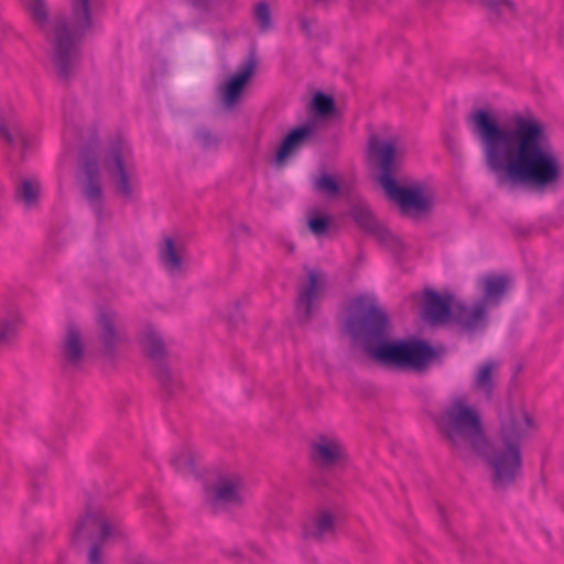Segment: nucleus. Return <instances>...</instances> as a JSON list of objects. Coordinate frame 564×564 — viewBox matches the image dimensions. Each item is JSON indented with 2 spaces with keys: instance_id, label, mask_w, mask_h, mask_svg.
I'll list each match as a JSON object with an SVG mask.
<instances>
[{
  "instance_id": "f257e3e1",
  "label": "nucleus",
  "mask_w": 564,
  "mask_h": 564,
  "mask_svg": "<svg viewBox=\"0 0 564 564\" xmlns=\"http://www.w3.org/2000/svg\"><path fill=\"white\" fill-rule=\"evenodd\" d=\"M467 123L498 186L543 189L561 180V163L545 126L531 112L513 113L507 123L500 124L490 111L476 109L468 115Z\"/></svg>"
},
{
  "instance_id": "f03ea898",
  "label": "nucleus",
  "mask_w": 564,
  "mask_h": 564,
  "mask_svg": "<svg viewBox=\"0 0 564 564\" xmlns=\"http://www.w3.org/2000/svg\"><path fill=\"white\" fill-rule=\"evenodd\" d=\"M435 423L441 435L460 455L474 452L485 458L495 490L510 488L521 475V446L533 426L525 411H509L501 416L499 434L490 443L485 437L479 413L469 405L466 395L453 397Z\"/></svg>"
},
{
  "instance_id": "7ed1b4c3",
  "label": "nucleus",
  "mask_w": 564,
  "mask_h": 564,
  "mask_svg": "<svg viewBox=\"0 0 564 564\" xmlns=\"http://www.w3.org/2000/svg\"><path fill=\"white\" fill-rule=\"evenodd\" d=\"M390 328L387 313L375 303L352 313L346 322L347 332L364 352L387 368L421 372L443 355V349L421 339L389 340Z\"/></svg>"
},
{
  "instance_id": "20e7f679",
  "label": "nucleus",
  "mask_w": 564,
  "mask_h": 564,
  "mask_svg": "<svg viewBox=\"0 0 564 564\" xmlns=\"http://www.w3.org/2000/svg\"><path fill=\"white\" fill-rule=\"evenodd\" d=\"M80 193L98 223L105 217V196L101 183V167L106 171L115 193L126 199L133 200L139 188V174L133 151L127 140L121 137L112 139L105 149H99L94 138L82 150Z\"/></svg>"
},
{
  "instance_id": "39448f33",
  "label": "nucleus",
  "mask_w": 564,
  "mask_h": 564,
  "mask_svg": "<svg viewBox=\"0 0 564 564\" xmlns=\"http://www.w3.org/2000/svg\"><path fill=\"white\" fill-rule=\"evenodd\" d=\"M90 0H70L69 18L48 21L44 0H37V29L45 30L51 46V62L59 79H70L82 58V42L91 29Z\"/></svg>"
},
{
  "instance_id": "423d86ee",
  "label": "nucleus",
  "mask_w": 564,
  "mask_h": 564,
  "mask_svg": "<svg viewBox=\"0 0 564 564\" xmlns=\"http://www.w3.org/2000/svg\"><path fill=\"white\" fill-rule=\"evenodd\" d=\"M370 153L378 159L380 174L378 182L387 197L394 203L400 213L413 220L427 217L434 208L435 195L421 182L401 177L395 180L398 160L404 155L405 149L393 141H380L371 138Z\"/></svg>"
},
{
  "instance_id": "0eeeda50",
  "label": "nucleus",
  "mask_w": 564,
  "mask_h": 564,
  "mask_svg": "<svg viewBox=\"0 0 564 564\" xmlns=\"http://www.w3.org/2000/svg\"><path fill=\"white\" fill-rule=\"evenodd\" d=\"M118 525L102 510L88 507L72 529V543L82 545L88 541L104 542L119 534Z\"/></svg>"
},
{
  "instance_id": "6e6552de",
  "label": "nucleus",
  "mask_w": 564,
  "mask_h": 564,
  "mask_svg": "<svg viewBox=\"0 0 564 564\" xmlns=\"http://www.w3.org/2000/svg\"><path fill=\"white\" fill-rule=\"evenodd\" d=\"M140 345L147 356L154 364L155 377L162 388L172 392L176 386V378L167 365V348L160 332L151 324L144 325L140 330Z\"/></svg>"
},
{
  "instance_id": "1a4fd4ad",
  "label": "nucleus",
  "mask_w": 564,
  "mask_h": 564,
  "mask_svg": "<svg viewBox=\"0 0 564 564\" xmlns=\"http://www.w3.org/2000/svg\"><path fill=\"white\" fill-rule=\"evenodd\" d=\"M204 497L213 512L240 506L246 499L243 480L237 474L220 475L214 484L205 487Z\"/></svg>"
},
{
  "instance_id": "9d476101",
  "label": "nucleus",
  "mask_w": 564,
  "mask_h": 564,
  "mask_svg": "<svg viewBox=\"0 0 564 564\" xmlns=\"http://www.w3.org/2000/svg\"><path fill=\"white\" fill-rule=\"evenodd\" d=\"M100 354L113 359L127 338V318L115 310L100 311L97 319Z\"/></svg>"
},
{
  "instance_id": "9b49d317",
  "label": "nucleus",
  "mask_w": 564,
  "mask_h": 564,
  "mask_svg": "<svg viewBox=\"0 0 564 564\" xmlns=\"http://www.w3.org/2000/svg\"><path fill=\"white\" fill-rule=\"evenodd\" d=\"M349 215L360 229L372 236L381 246L393 252L400 249L398 237L376 219L365 200L354 199L350 204Z\"/></svg>"
},
{
  "instance_id": "f8f14e48",
  "label": "nucleus",
  "mask_w": 564,
  "mask_h": 564,
  "mask_svg": "<svg viewBox=\"0 0 564 564\" xmlns=\"http://www.w3.org/2000/svg\"><path fill=\"white\" fill-rule=\"evenodd\" d=\"M0 140L6 144L7 162L14 169L24 162L31 145L30 134L17 119H0Z\"/></svg>"
},
{
  "instance_id": "ddd939ff",
  "label": "nucleus",
  "mask_w": 564,
  "mask_h": 564,
  "mask_svg": "<svg viewBox=\"0 0 564 564\" xmlns=\"http://www.w3.org/2000/svg\"><path fill=\"white\" fill-rule=\"evenodd\" d=\"M326 274L316 270L307 271V282L300 286L296 297V315L301 322H310L317 312L326 288Z\"/></svg>"
},
{
  "instance_id": "4468645a",
  "label": "nucleus",
  "mask_w": 564,
  "mask_h": 564,
  "mask_svg": "<svg viewBox=\"0 0 564 564\" xmlns=\"http://www.w3.org/2000/svg\"><path fill=\"white\" fill-rule=\"evenodd\" d=\"M311 447V458L321 468H336L347 460L344 443L334 435H318L312 442Z\"/></svg>"
},
{
  "instance_id": "2eb2a0df",
  "label": "nucleus",
  "mask_w": 564,
  "mask_h": 564,
  "mask_svg": "<svg viewBox=\"0 0 564 564\" xmlns=\"http://www.w3.org/2000/svg\"><path fill=\"white\" fill-rule=\"evenodd\" d=\"M59 356L65 371H77L84 364L86 356L84 335L79 326L73 322L66 325L59 346Z\"/></svg>"
},
{
  "instance_id": "dca6fc26",
  "label": "nucleus",
  "mask_w": 564,
  "mask_h": 564,
  "mask_svg": "<svg viewBox=\"0 0 564 564\" xmlns=\"http://www.w3.org/2000/svg\"><path fill=\"white\" fill-rule=\"evenodd\" d=\"M256 66V55L251 52L238 70L220 87V97L225 109H232L239 104L242 91L251 79Z\"/></svg>"
},
{
  "instance_id": "f3484780",
  "label": "nucleus",
  "mask_w": 564,
  "mask_h": 564,
  "mask_svg": "<svg viewBox=\"0 0 564 564\" xmlns=\"http://www.w3.org/2000/svg\"><path fill=\"white\" fill-rule=\"evenodd\" d=\"M336 522L337 514L333 510L319 508L303 521L302 538L306 541L322 542L335 534Z\"/></svg>"
},
{
  "instance_id": "a211bd4d",
  "label": "nucleus",
  "mask_w": 564,
  "mask_h": 564,
  "mask_svg": "<svg viewBox=\"0 0 564 564\" xmlns=\"http://www.w3.org/2000/svg\"><path fill=\"white\" fill-rule=\"evenodd\" d=\"M451 324L463 333L481 332L488 325L487 307L479 301L473 305L455 303Z\"/></svg>"
},
{
  "instance_id": "6ab92c4d",
  "label": "nucleus",
  "mask_w": 564,
  "mask_h": 564,
  "mask_svg": "<svg viewBox=\"0 0 564 564\" xmlns=\"http://www.w3.org/2000/svg\"><path fill=\"white\" fill-rule=\"evenodd\" d=\"M454 311L453 296L441 295L432 289L424 290L423 317L432 324L446 323L452 319Z\"/></svg>"
},
{
  "instance_id": "aec40b11",
  "label": "nucleus",
  "mask_w": 564,
  "mask_h": 564,
  "mask_svg": "<svg viewBox=\"0 0 564 564\" xmlns=\"http://www.w3.org/2000/svg\"><path fill=\"white\" fill-rule=\"evenodd\" d=\"M314 126L310 123L302 124L292 129L281 141L275 155L274 163L276 166H283L289 156L294 155L302 147H304L314 134Z\"/></svg>"
},
{
  "instance_id": "412c9836",
  "label": "nucleus",
  "mask_w": 564,
  "mask_h": 564,
  "mask_svg": "<svg viewBox=\"0 0 564 564\" xmlns=\"http://www.w3.org/2000/svg\"><path fill=\"white\" fill-rule=\"evenodd\" d=\"M184 246L171 237H164L159 249V259L164 270L172 276L184 272Z\"/></svg>"
},
{
  "instance_id": "4be33fe9",
  "label": "nucleus",
  "mask_w": 564,
  "mask_h": 564,
  "mask_svg": "<svg viewBox=\"0 0 564 564\" xmlns=\"http://www.w3.org/2000/svg\"><path fill=\"white\" fill-rule=\"evenodd\" d=\"M511 280L506 275L489 274L480 280L482 297L479 302L485 307L498 306L506 295Z\"/></svg>"
},
{
  "instance_id": "5701e85b",
  "label": "nucleus",
  "mask_w": 564,
  "mask_h": 564,
  "mask_svg": "<svg viewBox=\"0 0 564 564\" xmlns=\"http://www.w3.org/2000/svg\"><path fill=\"white\" fill-rule=\"evenodd\" d=\"M198 459L199 453L197 449L189 444H184L171 457V465L181 475L197 477Z\"/></svg>"
},
{
  "instance_id": "b1692460",
  "label": "nucleus",
  "mask_w": 564,
  "mask_h": 564,
  "mask_svg": "<svg viewBox=\"0 0 564 564\" xmlns=\"http://www.w3.org/2000/svg\"><path fill=\"white\" fill-rule=\"evenodd\" d=\"M497 364L492 360H488L480 365L476 371L473 389L481 392L487 399H490L494 392V370Z\"/></svg>"
},
{
  "instance_id": "393cba45",
  "label": "nucleus",
  "mask_w": 564,
  "mask_h": 564,
  "mask_svg": "<svg viewBox=\"0 0 564 564\" xmlns=\"http://www.w3.org/2000/svg\"><path fill=\"white\" fill-rule=\"evenodd\" d=\"M13 199L26 209L35 206V183L29 177H19L14 183Z\"/></svg>"
},
{
  "instance_id": "a878e982",
  "label": "nucleus",
  "mask_w": 564,
  "mask_h": 564,
  "mask_svg": "<svg viewBox=\"0 0 564 564\" xmlns=\"http://www.w3.org/2000/svg\"><path fill=\"white\" fill-rule=\"evenodd\" d=\"M490 10L492 18L509 19L514 13V3L511 0H481Z\"/></svg>"
},
{
  "instance_id": "bb28decb",
  "label": "nucleus",
  "mask_w": 564,
  "mask_h": 564,
  "mask_svg": "<svg viewBox=\"0 0 564 564\" xmlns=\"http://www.w3.org/2000/svg\"><path fill=\"white\" fill-rule=\"evenodd\" d=\"M18 332V319L15 317L0 318V349L12 344Z\"/></svg>"
},
{
  "instance_id": "cd10ccee",
  "label": "nucleus",
  "mask_w": 564,
  "mask_h": 564,
  "mask_svg": "<svg viewBox=\"0 0 564 564\" xmlns=\"http://www.w3.org/2000/svg\"><path fill=\"white\" fill-rule=\"evenodd\" d=\"M312 107L315 115L318 117H328L335 111L334 99L324 93L315 94L312 100Z\"/></svg>"
},
{
  "instance_id": "c85d7f7f",
  "label": "nucleus",
  "mask_w": 564,
  "mask_h": 564,
  "mask_svg": "<svg viewBox=\"0 0 564 564\" xmlns=\"http://www.w3.org/2000/svg\"><path fill=\"white\" fill-rule=\"evenodd\" d=\"M254 20L261 32H268L272 29L270 7L267 2H260L254 7Z\"/></svg>"
},
{
  "instance_id": "c756f323",
  "label": "nucleus",
  "mask_w": 564,
  "mask_h": 564,
  "mask_svg": "<svg viewBox=\"0 0 564 564\" xmlns=\"http://www.w3.org/2000/svg\"><path fill=\"white\" fill-rule=\"evenodd\" d=\"M330 225V217L328 216H321L318 214H313L310 216L307 220L308 229L315 235V236H322L324 235Z\"/></svg>"
},
{
  "instance_id": "7c9ffc66",
  "label": "nucleus",
  "mask_w": 564,
  "mask_h": 564,
  "mask_svg": "<svg viewBox=\"0 0 564 564\" xmlns=\"http://www.w3.org/2000/svg\"><path fill=\"white\" fill-rule=\"evenodd\" d=\"M316 188L329 196L337 195L339 193V186L334 177L328 174H323L315 183Z\"/></svg>"
},
{
  "instance_id": "2f4dec72",
  "label": "nucleus",
  "mask_w": 564,
  "mask_h": 564,
  "mask_svg": "<svg viewBox=\"0 0 564 564\" xmlns=\"http://www.w3.org/2000/svg\"><path fill=\"white\" fill-rule=\"evenodd\" d=\"M195 138L199 145L205 150L215 149L219 144L218 137L206 129L196 131Z\"/></svg>"
},
{
  "instance_id": "473e14b6",
  "label": "nucleus",
  "mask_w": 564,
  "mask_h": 564,
  "mask_svg": "<svg viewBox=\"0 0 564 564\" xmlns=\"http://www.w3.org/2000/svg\"><path fill=\"white\" fill-rule=\"evenodd\" d=\"M88 561L89 564H100L101 563V547L98 543H94L88 552Z\"/></svg>"
},
{
  "instance_id": "72a5a7b5",
  "label": "nucleus",
  "mask_w": 564,
  "mask_h": 564,
  "mask_svg": "<svg viewBox=\"0 0 564 564\" xmlns=\"http://www.w3.org/2000/svg\"><path fill=\"white\" fill-rule=\"evenodd\" d=\"M231 235L235 239H245L250 236V228L246 224H238L232 228Z\"/></svg>"
},
{
  "instance_id": "f704fd0d",
  "label": "nucleus",
  "mask_w": 564,
  "mask_h": 564,
  "mask_svg": "<svg viewBox=\"0 0 564 564\" xmlns=\"http://www.w3.org/2000/svg\"><path fill=\"white\" fill-rule=\"evenodd\" d=\"M299 22H300V28H301V31L307 36V37H311L312 34H313V25L315 23V20H312V19H307L305 17H300L299 18Z\"/></svg>"
},
{
  "instance_id": "c9c22d12",
  "label": "nucleus",
  "mask_w": 564,
  "mask_h": 564,
  "mask_svg": "<svg viewBox=\"0 0 564 564\" xmlns=\"http://www.w3.org/2000/svg\"><path fill=\"white\" fill-rule=\"evenodd\" d=\"M156 503V496L154 492L150 491L140 497L139 505L143 508H151Z\"/></svg>"
},
{
  "instance_id": "e433bc0d",
  "label": "nucleus",
  "mask_w": 564,
  "mask_h": 564,
  "mask_svg": "<svg viewBox=\"0 0 564 564\" xmlns=\"http://www.w3.org/2000/svg\"><path fill=\"white\" fill-rule=\"evenodd\" d=\"M22 6L29 11L32 19L35 18V0H20Z\"/></svg>"
},
{
  "instance_id": "4c0bfd02",
  "label": "nucleus",
  "mask_w": 564,
  "mask_h": 564,
  "mask_svg": "<svg viewBox=\"0 0 564 564\" xmlns=\"http://www.w3.org/2000/svg\"><path fill=\"white\" fill-rule=\"evenodd\" d=\"M234 307H235V312L232 314H230L228 317L229 319L232 322V323H237L240 318V313H239V303L238 301H235L232 303Z\"/></svg>"
},
{
  "instance_id": "58836bf2",
  "label": "nucleus",
  "mask_w": 564,
  "mask_h": 564,
  "mask_svg": "<svg viewBox=\"0 0 564 564\" xmlns=\"http://www.w3.org/2000/svg\"><path fill=\"white\" fill-rule=\"evenodd\" d=\"M194 6L207 8L213 6L214 0H189Z\"/></svg>"
},
{
  "instance_id": "ea45409f",
  "label": "nucleus",
  "mask_w": 564,
  "mask_h": 564,
  "mask_svg": "<svg viewBox=\"0 0 564 564\" xmlns=\"http://www.w3.org/2000/svg\"><path fill=\"white\" fill-rule=\"evenodd\" d=\"M149 514H150L151 517H153V518L158 521V523H159L160 525L165 527V524H166V519H165V517H164V516L160 514L159 512H151V511H149Z\"/></svg>"
},
{
  "instance_id": "a19ab883",
  "label": "nucleus",
  "mask_w": 564,
  "mask_h": 564,
  "mask_svg": "<svg viewBox=\"0 0 564 564\" xmlns=\"http://www.w3.org/2000/svg\"><path fill=\"white\" fill-rule=\"evenodd\" d=\"M438 516H440V519L442 521V523L445 525L446 523V510L443 506H438Z\"/></svg>"
},
{
  "instance_id": "79ce46f5",
  "label": "nucleus",
  "mask_w": 564,
  "mask_h": 564,
  "mask_svg": "<svg viewBox=\"0 0 564 564\" xmlns=\"http://www.w3.org/2000/svg\"><path fill=\"white\" fill-rule=\"evenodd\" d=\"M65 122H66L67 127L76 129V124H75L73 118L68 117V115H65Z\"/></svg>"
},
{
  "instance_id": "37998d69",
  "label": "nucleus",
  "mask_w": 564,
  "mask_h": 564,
  "mask_svg": "<svg viewBox=\"0 0 564 564\" xmlns=\"http://www.w3.org/2000/svg\"><path fill=\"white\" fill-rule=\"evenodd\" d=\"M293 248H294V247H293V245H290V246H289V250H290V251H292V250H293Z\"/></svg>"
},
{
  "instance_id": "c03bdc74",
  "label": "nucleus",
  "mask_w": 564,
  "mask_h": 564,
  "mask_svg": "<svg viewBox=\"0 0 564 564\" xmlns=\"http://www.w3.org/2000/svg\"><path fill=\"white\" fill-rule=\"evenodd\" d=\"M134 564H144V563H142V562H137V563H134Z\"/></svg>"
}]
</instances>
